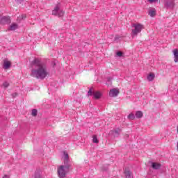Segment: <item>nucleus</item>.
I'll return each mask as SVG.
<instances>
[{
	"mask_svg": "<svg viewBox=\"0 0 178 178\" xmlns=\"http://www.w3.org/2000/svg\"><path fill=\"white\" fill-rule=\"evenodd\" d=\"M148 2H149V3H154L155 2H158V0H148Z\"/></svg>",
	"mask_w": 178,
	"mask_h": 178,
	"instance_id": "22",
	"label": "nucleus"
},
{
	"mask_svg": "<svg viewBox=\"0 0 178 178\" xmlns=\"http://www.w3.org/2000/svg\"><path fill=\"white\" fill-rule=\"evenodd\" d=\"M125 178H133V174L130 172V170L129 169H125L124 171Z\"/></svg>",
	"mask_w": 178,
	"mask_h": 178,
	"instance_id": "10",
	"label": "nucleus"
},
{
	"mask_svg": "<svg viewBox=\"0 0 178 178\" xmlns=\"http://www.w3.org/2000/svg\"><path fill=\"white\" fill-rule=\"evenodd\" d=\"M92 141L93 143L98 144V143H99V140H98V138H97V135H93L92 136Z\"/></svg>",
	"mask_w": 178,
	"mask_h": 178,
	"instance_id": "19",
	"label": "nucleus"
},
{
	"mask_svg": "<svg viewBox=\"0 0 178 178\" xmlns=\"http://www.w3.org/2000/svg\"><path fill=\"white\" fill-rule=\"evenodd\" d=\"M165 6L168 7V4H165Z\"/></svg>",
	"mask_w": 178,
	"mask_h": 178,
	"instance_id": "25",
	"label": "nucleus"
},
{
	"mask_svg": "<svg viewBox=\"0 0 178 178\" xmlns=\"http://www.w3.org/2000/svg\"><path fill=\"white\" fill-rule=\"evenodd\" d=\"M128 119H129V120H134V119H136V115H134V113H131L129 115H128Z\"/></svg>",
	"mask_w": 178,
	"mask_h": 178,
	"instance_id": "18",
	"label": "nucleus"
},
{
	"mask_svg": "<svg viewBox=\"0 0 178 178\" xmlns=\"http://www.w3.org/2000/svg\"><path fill=\"white\" fill-rule=\"evenodd\" d=\"M10 17L0 15V24H9L10 23Z\"/></svg>",
	"mask_w": 178,
	"mask_h": 178,
	"instance_id": "6",
	"label": "nucleus"
},
{
	"mask_svg": "<svg viewBox=\"0 0 178 178\" xmlns=\"http://www.w3.org/2000/svg\"><path fill=\"white\" fill-rule=\"evenodd\" d=\"M88 95H92L95 99H99L102 97V93L100 91H95L92 92V90L90 89L88 92Z\"/></svg>",
	"mask_w": 178,
	"mask_h": 178,
	"instance_id": "5",
	"label": "nucleus"
},
{
	"mask_svg": "<svg viewBox=\"0 0 178 178\" xmlns=\"http://www.w3.org/2000/svg\"><path fill=\"white\" fill-rule=\"evenodd\" d=\"M32 116H37V110L36 109L32 110Z\"/></svg>",
	"mask_w": 178,
	"mask_h": 178,
	"instance_id": "20",
	"label": "nucleus"
},
{
	"mask_svg": "<svg viewBox=\"0 0 178 178\" xmlns=\"http://www.w3.org/2000/svg\"><path fill=\"white\" fill-rule=\"evenodd\" d=\"M60 3H57L54 9L52 10V15L54 16H58V17H63V16H65V11L60 9Z\"/></svg>",
	"mask_w": 178,
	"mask_h": 178,
	"instance_id": "3",
	"label": "nucleus"
},
{
	"mask_svg": "<svg viewBox=\"0 0 178 178\" xmlns=\"http://www.w3.org/2000/svg\"><path fill=\"white\" fill-rule=\"evenodd\" d=\"M10 66H12V63L8 60V59H4L3 64V69H9Z\"/></svg>",
	"mask_w": 178,
	"mask_h": 178,
	"instance_id": "8",
	"label": "nucleus"
},
{
	"mask_svg": "<svg viewBox=\"0 0 178 178\" xmlns=\"http://www.w3.org/2000/svg\"><path fill=\"white\" fill-rule=\"evenodd\" d=\"M19 29V25L16 23H13L10 25L9 28L8 29V31H14V30H17Z\"/></svg>",
	"mask_w": 178,
	"mask_h": 178,
	"instance_id": "9",
	"label": "nucleus"
},
{
	"mask_svg": "<svg viewBox=\"0 0 178 178\" xmlns=\"http://www.w3.org/2000/svg\"><path fill=\"white\" fill-rule=\"evenodd\" d=\"M3 178H9L8 175H4Z\"/></svg>",
	"mask_w": 178,
	"mask_h": 178,
	"instance_id": "24",
	"label": "nucleus"
},
{
	"mask_svg": "<svg viewBox=\"0 0 178 178\" xmlns=\"http://www.w3.org/2000/svg\"><path fill=\"white\" fill-rule=\"evenodd\" d=\"M3 87H5V88H6L7 87H9V83L8 82H4L3 83Z\"/></svg>",
	"mask_w": 178,
	"mask_h": 178,
	"instance_id": "21",
	"label": "nucleus"
},
{
	"mask_svg": "<svg viewBox=\"0 0 178 178\" xmlns=\"http://www.w3.org/2000/svg\"><path fill=\"white\" fill-rule=\"evenodd\" d=\"M143 112L141 111H138L136 113V118L138 119H140V118H143Z\"/></svg>",
	"mask_w": 178,
	"mask_h": 178,
	"instance_id": "17",
	"label": "nucleus"
},
{
	"mask_svg": "<svg viewBox=\"0 0 178 178\" xmlns=\"http://www.w3.org/2000/svg\"><path fill=\"white\" fill-rule=\"evenodd\" d=\"M24 19H26V15L22 14L17 17V22H18V23H20V22H22V20H23Z\"/></svg>",
	"mask_w": 178,
	"mask_h": 178,
	"instance_id": "16",
	"label": "nucleus"
},
{
	"mask_svg": "<svg viewBox=\"0 0 178 178\" xmlns=\"http://www.w3.org/2000/svg\"><path fill=\"white\" fill-rule=\"evenodd\" d=\"M149 15L152 17H154V16L156 15V10L154 8H149Z\"/></svg>",
	"mask_w": 178,
	"mask_h": 178,
	"instance_id": "11",
	"label": "nucleus"
},
{
	"mask_svg": "<svg viewBox=\"0 0 178 178\" xmlns=\"http://www.w3.org/2000/svg\"><path fill=\"white\" fill-rule=\"evenodd\" d=\"M131 27L134 29H132V34L134 35H137L138 33H141L142 30H144L145 27L144 25L136 22L131 24Z\"/></svg>",
	"mask_w": 178,
	"mask_h": 178,
	"instance_id": "4",
	"label": "nucleus"
},
{
	"mask_svg": "<svg viewBox=\"0 0 178 178\" xmlns=\"http://www.w3.org/2000/svg\"><path fill=\"white\" fill-rule=\"evenodd\" d=\"M173 54H174V57H175V62L177 63L178 62V49H175L172 51Z\"/></svg>",
	"mask_w": 178,
	"mask_h": 178,
	"instance_id": "14",
	"label": "nucleus"
},
{
	"mask_svg": "<svg viewBox=\"0 0 178 178\" xmlns=\"http://www.w3.org/2000/svg\"><path fill=\"white\" fill-rule=\"evenodd\" d=\"M161 163H152V168H153V169H160L161 168Z\"/></svg>",
	"mask_w": 178,
	"mask_h": 178,
	"instance_id": "15",
	"label": "nucleus"
},
{
	"mask_svg": "<svg viewBox=\"0 0 178 178\" xmlns=\"http://www.w3.org/2000/svg\"><path fill=\"white\" fill-rule=\"evenodd\" d=\"M63 161H64L65 165L69 163V161H70L69 154L66 152H64V159H63Z\"/></svg>",
	"mask_w": 178,
	"mask_h": 178,
	"instance_id": "12",
	"label": "nucleus"
},
{
	"mask_svg": "<svg viewBox=\"0 0 178 178\" xmlns=\"http://www.w3.org/2000/svg\"><path fill=\"white\" fill-rule=\"evenodd\" d=\"M155 79V74L154 72H150L147 75L148 81H152Z\"/></svg>",
	"mask_w": 178,
	"mask_h": 178,
	"instance_id": "13",
	"label": "nucleus"
},
{
	"mask_svg": "<svg viewBox=\"0 0 178 178\" xmlns=\"http://www.w3.org/2000/svg\"><path fill=\"white\" fill-rule=\"evenodd\" d=\"M119 89L118 88H113L110 90L108 95L109 97H118L119 95Z\"/></svg>",
	"mask_w": 178,
	"mask_h": 178,
	"instance_id": "7",
	"label": "nucleus"
},
{
	"mask_svg": "<svg viewBox=\"0 0 178 178\" xmlns=\"http://www.w3.org/2000/svg\"><path fill=\"white\" fill-rule=\"evenodd\" d=\"M117 55L118 56H122V55H123V53L122 51H118Z\"/></svg>",
	"mask_w": 178,
	"mask_h": 178,
	"instance_id": "23",
	"label": "nucleus"
},
{
	"mask_svg": "<svg viewBox=\"0 0 178 178\" xmlns=\"http://www.w3.org/2000/svg\"><path fill=\"white\" fill-rule=\"evenodd\" d=\"M31 66L32 67L31 74L33 76V77L44 79L48 75L47 67H45V65L41 61V59L35 58L34 60L32 61Z\"/></svg>",
	"mask_w": 178,
	"mask_h": 178,
	"instance_id": "1",
	"label": "nucleus"
},
{
	"mask_svg": "<svg viewBox=\"0 0 178 178\" xmlns=\"http://www.w3.org/2000/svg\"><path fill=\"white\" fill-rule=\"evenodd\" d=\"M70 170V164L67 165H60L58 167V175L60 178L66 177V175L69 173Z\"/></svg>",
	"mask_w": 178,
	"mask_h": 178,
	"instance_id": "2",
	"label": "nucleus"
}]
</instances>
